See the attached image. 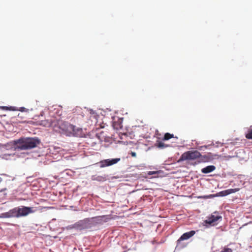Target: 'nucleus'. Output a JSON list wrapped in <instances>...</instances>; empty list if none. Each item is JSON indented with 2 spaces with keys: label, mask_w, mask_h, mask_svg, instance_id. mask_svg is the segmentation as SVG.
I'll use <instances>...</instances> for the list:
<instances>
[{
  "label": "nucleus",
  "mask_w": 252,
  "mask_h": 252,
  "mask_svg": "<svg viewBox=\"0 0 252 252\" xmlns=\"http://www.w3.org/2000/svg\"><path fill=\"white\" fill-rule=\"evenodd\" d=\"M5 218H19L17 207L10 210L8 212L2 214Z\"/></svg>",
  "instance_id": "9"
},
{
  "label": "nucleus",
  "mask_w": 252,
  "mask_h": 252,
  "mask_svg": "<svg viewBox=\"0 0 252 252\" xmlns=\"http://www.w3.org/2000/svg\"><path fill=\"white\" fill-rule=\"evenodd\" d=\"M174 137V135L173 134H170L169 133H166L164 134V136L162 139V140L163 141H166L168 140L171 138H172Z\"/></svg>",
  "instance_id": "17"
},
{
  "label": "nucleus",
  "mask_w": 252,
  "mask_h": 252,
  "mask_svg": "<svg viewBox=\"0 0 252 252\" xmlns=\"http://www.w3.org/2000/svg\"><path fill=\"white\" fill-rule=\"evenodd\" d=\"M38 125L43 126H51V122L49 120H41L37 122Z\"/></svg>",
  "instance_id": "13"
},
{
  "label": "nucleus",
  "mask_w": 252,
  "mask_h": 252,
  "mask_svg": "<svg viewBox=\"0 0 252 252\" xmlns=\"http://www.w3.org/2000/svg\"><path fill=\"white\" fill-rule=\"evenodd\" d=\"M246 137L249 139H252V129L249 130L248 132L246 135Z\"/></svg>",
  "instance_id": "19"
},
{
  "label": "nucleus",
  "mask_w": 252,
  "mask_h": 252,
  "mask_svg": "<svg viewBox=\"0 0 252 252\" xmlns=\"http://www.w3.org/2000/svg\"><path fill=\"white\" fill-rule=\"evenodd\" d=\"M160 172V171H149L147 173L148 175H154V177H158V174Z\"/></svg>",
  "instance_id": "18"
},
{
  "label": "nucleus",
  "mask_w": 252,
  "mask_h": 252,
  "mask_svg": "<svg viewBox=\"0 0 252 252\" xmlns=\"http://www.w3.org/2000/svg\"><path fill=\"white\" fill-rule=\"evenodd\" d=\"M18 110H19L21 112H25V111L27 112L28 111V109L25 107H20Z\"/></svg>",
  "instance_id": "21"
},
{
  "label": "nucleus",
  "mask_w": 252,
  "mask_h": 252,
  "mask_svg": "<svg viewBox=\"0 0 252 252\" xmlns=\"http://www.w3.org/2000/svg\"><path fill=\"white\" fill-rule=\"evenodd\" d=\"M220 252H232V250L230 248H224Z\"/></svg>",
  "instance_id": "20"
},
{
  "label": "nucleus",
  "mask_w": 252,
  "mask_h": 252,
  "mask_svg": "<svg viewBox=\"0 0 252 252\" xmlns=\"http://www.w3.org/2000/svg\"><path fill=\"white\" fill-rule=\"evenodd\" d=\"M201 157V154L197 150L189 151L184 153L181 155L178 162L194 160L198 159Z\"/></svg>",
  "instance_id": "3"
},
{
  "label": "nucleus",
  "mask_w": 252,
  "mask_h": 252,
  "mask_svg": "<svg viewBox=\"0 0 252 252\" xmlns=\"http://www.w3.org/2000/svg\"><path fill=\"white\" fill-rule=\"evenodd\" d=\"M90 219L87 218L83 220H80L72 225V228L79 230H82L88 227V225L90 223Z\"/></svg>",
  "instance_id": "4"
},
{
  "label": "nucleus",
  "mask_w": 252,
  "mask_h": 252,
  "mask_svg": "<svg viewBox=\"0 0 252 252\" xmlns=\"http://www.w3.org/2000/svg\"><path fill=\"white\" fill-rule=\"evenodd\" d=\"M195 234V231L191 230L190 231L184 233L177 241V246H179L182 241L188 240L192 237Z\"/></svg>",
  "instance_id": "8"
},
{
  "label": "nucleus",
  "mask_w": 252,
  "mask_h": 252,
  "mask_svg": "<svg viewBox=\"0 0 252 252\" xmlns=\"http://www.w3.org/2000/svg\"><path fill=\"white\" fill-rule=\"evenodd\" d=\"M92 219L94 220L97 222L101 223L103 222H107L109 219L107 216H102L93 217Z\"/></svg>",
  "instance_id": "11"
},
{
  "label": "nucleus",
  "mask_w": 252,
  "mask_h": 252,
  "mask_svg": "<svg viewBox=\"0 0 252 252\" xmlns=\"http://www.w3.org/2000/svg\"><path fill=\"white\" fill-rule=\"evenodd\" d=\"M73 128H74V125L63 121H59L57 124L54 127L55 131L68 136H72L74 132Z\"/></svg>",
  "instance_id": "2"
},
{
  "label": "nucleus",
  "mask_w": 252,
  "mask_h": 252,
  "mask_svg": "<svg viewBox=\"0 0 252 252\" xmlns=\"http://www.w3.org/2000/svg\"><path fill=\"white\" fill-rule=\"evenodd\" d=\"M239 188H236V189H230L226 190H224L223 191H221L220 192V194L221 196H226L228 194H230L231 193H235L237 191H238L239 190Z\"/></svg>",
  "instance_id": "10"
},
{
  "label": "nucleus",
  "mask_w": 252,
  "mask_h": 252,
  "mask_svg": "<svg viewBox=\"0 0 252 252\" xmlns=\"http://www.w3.org/2000/svg\"><path fill=\"white\" fill-rule=\"evenodd\" d=\"M73 133L72 136H81L82 135V129L79 127H77L74 126V128H73Z\"/></svg>",
  "instance_id": "14"
},
{
  "label": "nucleus",
  "mask_w": 252,
  "mask_h": 252,
  "mask_svg": "<svg viewBox=\"0 0 252 252\" xmlns=\"http://www.w3.org/2000/svg\"><path fill=\"white\" fill-rule=\"evenodd\" d=\"M40 143L37 137H22L15 141L14 147L17 150H26L35 148Z\"/></svg>",
  "instance_id": "1"
},
{
  "label": "nucleus",
  "mask_w": 252,
  "mask_h": 252,
  "mask_svg": "<svg viewBox=\"0 0 252 252\" xmlns=\"http://www.w3.org/2000/svg\"><path fill=\"white\" fill-rule=\"evenodd\" d=\"M216 169V167L214 165H209L201 169V172L204 174H207L211 173L214 171Z\"/></svg>",
  "instance_id": "12"
},
{
  "label": "nucleus",
  "mask_w": 252,
  "mask_h": 252,
  "mask_svg": "<svg viewBox=\"0 0 252 252\" xmlns=\"http://www.w3.org/2000/svg\"><path fill=\"white\" fill-rule=\"evenodd\" d=\"M155 146L160 149H164L167 148L168 146L162 141H157L156 143L155 144Z\"/></svg>",
  "instance_id": "15"
},
{
  "label": "nucleus",
  "mask_w": 252,
  "mask_h": 252,
  "mask_svg": "<svg viewBox=\"0 0 252 252\" xmlns=\"http://www.w3.org/2000/svg\"><path fill=\"white\" fill-rule=\"evenodd\" d=\"M1 181H2V179L1 178H0V183H1Z\"/></svg>",
  "instance_id": "24"
},
{
  "label": "nucleus",
  "mask_w": 252,
  "mask_h": 252,
  "mask_svg": "<svg viewBox=\"0 0 252 252\" xmlns=\"http://www.w3.org/2000/svg\"><path fill=\"white\" fill-rule=\"evenodd\" d=\"M19 218L27 216L30 214L33 213L34 211L32 207L22 206V207H17Z\"/></svg>",
  "instance_id": "6"
},
{
  "label": "nucleus",
  "mask_w": 252,
  "mask_h": 252,
  "mask_svg": "<svg viewBox=\"0 0 252 252\" xmlns=\"http://www.w3.org/2000/svg\"><path fill=\"white\" fill-rule=\"evenodd\" d=\"M130 155H131V156L132 157H134V158H135L136 157V154L135 152H131L130 153Z\"/></svg>",
  "instance_id": "22"
},
{
  "label": "nucleus",
  "mask_w": 252,
  "mask_h": 252,
  "mask_svg": "<svg viewBox=\"0 0 252 252\" xmlns=\"http://www.w3.org/2000/svg\"><path fill=\"white\" fill-rule=\"evenodd\" d=\"M92 180L99 182H103L106 180V177L103 176H93Z\"/></svg>",
  "instance_id": "16"
},
{
  "label": "nucleus",
  "mask_w": 252,
  "mask_h": 252,
  "mask_svg": "<svg viewBox=\"0 0 252 252\" xmlns=\"http://www.w3.org/2000/svg\"><path fill=\"white\" fill-rule=\"evenodd\" d=\"M120 158H109L101 160L98 162V163L99 164L100 167L104 168L116 164L120 161Z\"/></svg>",
  "instance_id": "5"
},
{
  "label": "nucleus",
  "mask_w": 252,
  "mask_h": 252,
  "mask_svg": "<svg viewBox=\"0 0 252 252\" xmlns=\"http://www.w3.org/2000/svg\"><path fill=\"white\" fill-rule=\"evenodd\" d=\"M221 217L219 215H212L210 217L205 220V222L212 225H215L217 224V221L221 219Z\"/></svg>",
  "instance_id": "7"
},
{
  "label": "nucleus",
  "mask_w": 252,
  "mask_h": 252,
  "mask_svg": "<svg viewBox=\"0 0 252 252\" xmlns=\"http://www.w3.org/2000/svg\"><path fill=\"white\" fill-rule=\"evenodd\" d=\"M2 109L7 110L8 109V107H2Z\"/></svg>",
  "instance_id": "23"
}]
</instances>
